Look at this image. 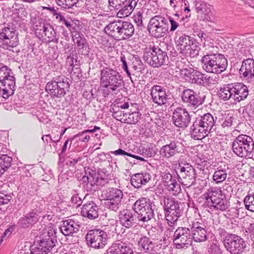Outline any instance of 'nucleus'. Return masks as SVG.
<instances>
[{
	"label": "nucleus",
	"instance_id": "680f3d73",
	"mask_svg": "<svg viewBox=\"0 0 254 254\" xmlns=\"http://www.w3.org/2000/svg\"><path fill=\"white\" fill-rule=\"evenodd\" d=\"M82 158L76 155V156H71L69 157V159L67 161V164L70 166H74L76 164L81 161Z\"/></svg>",
	"mask_w": 254,
	"mask_h": 254
},
{
	"label": "nucleus",
	"instance_id": "9b49d317",
	"mask_svg": "<svg viewBox=\"0 0 254 254\" xmlns=\"http://www.w3.org/2000/svg\"><path fill=\"white\" fill-rule=\"evenodd\" d=\"M85 174L81 180L83 183L86 184L84 187L90 193H93L98 190L101 187L108 184L110 180L107 178L96 177V173L93 170L86 172Z\"/></svg>",
	"mask_w": 254,
	"mask_h": 254
},
{
	"label": "nucleus",
	"instance_id": "f8f14e48",
	"mask_svg": "<svg viewBox=\"0 0 254 254\" xmlns=\"http://www.w3.org/2000/svg\"><path fill=\"white\" fill-rule=\"evenodd\" d=\"M87 244L95 249L104 248L108 242L106 233L100 229L90 230L86 235Z\"/></svg>",
	"mask_w": 254,
	"mask_h": 254
},
{
	"label": "nucleus",
	"instance_id": "2f4dec72",
	"mask_svg": "<svg viewBox=\"0 0 254 254\" xmlns=\"http://www.w3.org/2000/svg\"><path fill=\"white\" fill-rule=\"evenodd\" d=\"M39 241L46 249H47L49 252L52 249L56 247L57 244V237L53 233L46 232L41 235L39 237Z\"/></svg>",
	"mask_w": 254,
	"mask_h": 254
},
{
	"label": "nucleus",
	"instance_id": "f3484780",
	"mask_svg": "<svg viewBox=\"0 0 254 254\" xmlns=\"http://www.w3.org/2000/svg\"><path fill=\"white\" fill-rule=\"evenodd\" d=\"M34 27L39 38L49 42L58 43L59 40L56 38V32L51 25L39 21L38 24L34 25Z\"/></svg>",
	"mask_w": 254,
	"mask_h": 254
},
{
	"label": "nucleus",
	"instance_id": "6ab92c4d",
	"mask_svg": "<svg viewBox=\"0 0 254 254\" xmlns=\"http://www.w3.org/2000/svg\"><path fill=\"white\" fill-rule=\"evenodd\" d=\"M190 116L186 108L178 107L173 113V122L179 128L184 129L188 127L190 122Z\"/></svg>",
	"mask_w": 254,
	"mask_h": 254
},
{
	"label": "nucleus",
	"instance_id": "a878e982",
	"mask_svg": "<svg viewBox=\"0 0 254 254\" xmlns=\"http://www.w3.org/2000/svg\"><path fill=\"white\" fill-rule=\"evenodd\" d=\"M212 6L203 1H195V9L198 17L203 21H210Z\"/></svg>",
	"mask_w": 254,
	"mask_h": 254
},
{
	"label": "nucleus",
	"instance_id": "473e14b6",
	"mask_svg": "<svg viewBox=\"0 0 254 254\" xmlns=\"http://www.w3.org/2000/svg\"><path fill=\"white\" fill-rule=\"evenodd\" d=\"M79 225L71 219L65 220L63 221L60 229L61 232L64 236H69L79 231Z\"/></svg>",
	"mask_w": 254,
	"mask_h": 254
},
{
	"label": "nucleus",
	"instance_id": "393cba45",
	"mask_svg": "<svg viewBox=\"0 0 254 254\" xmlns=\"http://www.w3.org/2000/svg\"><path fill=\"white\" fill-rule=\"evenodd\" d=\"M181 144L178 141L174 139L169 144L163 146L160 150V155L163 157L169 159L178 154L179 145Z\"/></svg>",
	"mask_w": 254,
	"mask_h": 254
},
{
	"label": "nucleus",
	"instance_id": "aec40b11",
	"mask_svg": "<svg viewBox=\"0 0 254 254\" xmlns=\"http://www.w3.org/2000/svg\"><path fill=\"white\" fill-rule=\"evenodd\" d=\"M191 237L196 242H203L207 240L205 227L198 221L193 222L190 225Z\"/></svg>",
	"mask_w": 254,
	"mask_h": 254
},
{
	"label": "nucleus",
	"instance_id": "603ef678",
	"mask_svg": "<svg viewBox=\"0 0 254 254\" xmlns=\"http://www.w3.org/2000/svg\"><path fill=\"white\" fill-rule=\"evenodd\" d=\"M110 6L116 9L125 8L127 6L128 0H108Z\"/></svg>",
	"mask_w": 254,
	"mask_h": 254
},
{
	"label": "nucleus",
	"instance_id": "a18cd8bd",
	"mask_svg": "<svg viewBox=\"0 0 254 254\" xmlns=\"http://www.w3.org/2000/svg\"><path fill=\"white\" fill-rule=\"evenodd\" d=\"M30 251L31 254H47L49 253L47 249L40 244L38 240L31 247Z\"/></svg>",
	"mask_w": 254,
	"mask_h": 254
},
{
	"label": "nucleus",
	"instance_id": "13d9d810",
	"mask_svg": "<svg viewBox=\"0 0 254 254\" xmlns=\"http://www.w3.org/2000/svg\"><path fill=\"white\" fill-rule=\"evenodd\" d=\"M155 154V151L153 147L149 145L143 147V153L142 156L145 158H150L153 157Z\"/></svg>",
	"mask_w": 254,
	"mask_h": 254
},
{
	"label": "nucleus",
	"instance_id": "ea45409f",
	"mask_svg": "<svg viewBox=\"0 0 254 254\" xmlns=\"http://www.w3.org/2000/svg\"><path fill=\"white\" fill-rule=\"evenodd\" d=\"M123 191L116 188H109L102 191L101 196L104 199H123Z\"/></svg>",
	"mask_w": 254,
	"mask_h": 254
},
{
	"label": "nucleus",
	"instance_id": "09e8293b",
	"mask_svg": "<svg viewBox=\"0 0 254 254\" xmlns=\"http://www.w3.org/2000/svg\"><path fill=\"white\" fill-rule=\"evenodd\" d=\"M75 43L77 46L79 52L82 54L84 53V54H88L89 48L85 38L82 37L77 38Z\"/></svg>",
	"mask_w": 254,
	"mask_h": 254
},
{
	"label": "nucleus",
	"instance_id": "4be33fe9",
	"mask_svg": "<svg viewBox=\"0 0 254 254\" xmlns=\"http://www.w3.org/2000/svg\"><path fill=\"white\" fill-rule=\"evenodd\" d=\"M110 254H134L133 248L129 243L121 240L116 241L108 249Z\"/></svg>",
	"mask_w": 254,
	"mask_h": 254
},
{
	"label": "nucleus",
	"instance_id": "4468645a",
	"mask_svg": "<svg viewBox=\"0 0 254 254\" xmlns=\"http://www.w3.org/2000/svg\"><path fill=\"white\" fill-rule=\"evenodd\" d=\"M173 241L177 249L190 246L192 243L190 230L186 227H178L174 233Z\"/></svg>",
	"mask_w": 254,
	"mask_h": 254
},
{
	"label": "nucleus",
	"instance_id": "5fc2aeb1",
	"mask_svg": "<svg viewBox=\"0 0 254 254\" xmlns=\"http://www.w3.org/2000/svg\"><path fill=\"white\" fill-rule=\"evenodd\" d=\"M244 202L246 208L254 212V194L253 195H247L245 197Z\"/></svg>",
	"mask_w": 254,
	"mask_h": 254
},
{
	"label": "nucleus",
	"instance_id": "bf43d9fd",
	"mask_svg": "<svg viewBox=\"0 0 254 254\" xmlns=\"http://www.w3.org/2000/svg\"><path fill=\"white\" fill-rule=\"evenodd\" d=\"M56 18L58 19L60 22H62L63 24H64L65 26L69 29H70L72 27V24H71V21L65 19V18L60 13H58V14L56 16Z\"/></svg>",
	"mask_w": 254,
	"mask_h": 254
},
{
	"label": "nucleus",
	"instance_id": "c85d7f7f",
	"mask_svg": "<svg viewBox=\"0 0 254 254\" xmlns=\"http://www.w3.org/2000/svg\"><path fill=\"white\" fill-rule=\"evenodd\" d=\"M233 101L238 103L247 98L249 95L247 86L241 83L233 84Z\"/></svg>",
	"mask_w": 254,
	"mask_h": 254
},
{
	"label": "nucleus",
	"instance_id": "c756f323",
	"mask_svg": "<svg viewBox=\"0 0 254 254\" xmlns=\"http://www.w3.org/2000/svg\"><path fill=\"white\" fill-rule=\"evenodd\" d=\"M98 206L94 202L91 201L82 206L81 212L84 217L94 220L98 217Z\"/></svg>",
	"mask_w": 254,
	"mask_h": 254
},
{
	"label": "nucleus",
	"instance_id": "774afa93",
	"mask_svg": "<svg viewBox=\"0 0 254 254\" xmlns=\"http://www.w3.org/2000/svg\"><path fill=\"white\" fill-rule=\"evenodd\" d=\"M70 201L73 205H75L76 207L80 206L82 203L81 198L78 196V194L73 195L71 198Z\"/></svg>",
	"mask_w": 254,
	"mask_h": 254
},
{
	"label": "nucleus",
	"instance_id": "0e129e2a",
	"mask_svg": "<svg viewBox=\"0 0 254 254\" xmlns=\"http://www.w3.org/2000/svg\"><path fill=\"white\" fill-rule=\"evenodd\" d=\"M67 59L70 60V66L72 67L78 65L79 61H77V55L76 53L74 54L70 53Z\"/></svg>",
	"mask_w": 254,
	"mask_h": 254
},
{
	"label": "nucleus",
	"instance_id": "c9c22d12",
	"mask_svg": "<svg viewBox=\"0 0 254 254\" xmlns=\"http://www.w3.org/2000/svg\"><path fill=\"white\" fill-rule=\"evenodd\" d=\"M121 21H112L110 22L104 28V32L109 36L114 38L115 39L120 40V25Z\"/></svg>",
	"mask_w": 254,
	"mask_h": 254
},
{
	"label": "nucleus",
	"instance_id": "b1692460",
	"mask_svg": "<svg viewBox=\"0 0 254 254\" xmlns=\"http://www.w3.org/2000/svg\"><path fill=\"white\" fill-rule=\"evenodd\" d=\"M240 77L246 80L254 78V60L248 58L244 60L239 69Z\"/></svg>",
	"mask_w": 254,
	"mask_h": 254
},
{
	"label": "nucleus",
	"instance_id": "bb28decb",
	"mask_svg": "<svg viewBox=\"0 0 254 254\" xmlns=\"http://www.w3.org/2000/svg\"><path fill=\"white\" fill-rule=\"evenodd\" d=\"M153 101L158 105L166 104L167 95L165 89L159 85H154L151 89V93Z\"/></svg>",
	"mask_w": 254,
	"mask_h": 254
},
{
	"label": "nucleus",
	"instance_id": "e433bc0d",
	"mask_svg": "<svg viewBox=\"0 0 254 254\" xmlns=\"http://www.w3.org/2000/svg\"><path fill=\"white\" fill-rule=\"evenodd\" d=\"M230 173V169L228 166L218 167L213 175V180L216 184L221 183L226 180Z\"/></svg>",
	"mask_w": 254,
	"mask_h": 254
},
{
	"label": "nucleus",
	"instance_id": "7ed1b4c3",
	"mask_svg": "<svg viewBox=\"0 0 254 254\" xmlns=\"http://www.w3.org/2000/svg\"><path fill=\"white\" fill-rule=\"evenodd\" d=\"M0 82L2 87V97L8 98L12 95L15 90V78L10 68L6 65H0Z\"/></svg>",
	"mask_w": 254,
	"mask_h": 254
},
{
	"label": "nucleus",
	"instance_id": "4c0bfd02",
	"mask_svg": "<svg viewBox=\"0 0 254 254\" xmlns=\"http://www.w3.org/2000/svg\"><path fill=\"white\" fill-rule=\"evenodd\" d=\"M120 40H126L131 37L134 34V28L133 25L127 21H121L120 25Z\"/></svg>",
	"mask_w": 254,
	"mask_h": 254
},
{
	"label": "nucleus",
	"instance_id": "39448f33",
	"mask_svg": "<svg viewBox=\"0 0 254 254\" xmlns=\"http://www.w3.org/2000/svg\"><path fill=\"white\" fill-rule=\"evenodd\" d=\"M254 148V142L252 137L246 135H240L234 140L232 149L234 153L241 158H250Z\"/></svg>",
	"mask_w": 254,
	"mask_h": 254
},
{
	"label": "nucleus",
	"instance_id": "79ce46f5",
	"mask_svg": "<svg viewBox=\"0 0 254 254\" xmlns=\"http://www.w3.org/2000/svg\"><path fill=\"white\" fill-rule=\"evenodd\" d=\"M215 61L216 65L214 66L216 68L215 69V74H219L224 71L228 66V62L227 59L224 55L221 54H215Z\"/></svg>",
	"mask_w": 254,
	"mask_h": 254
},
{
	"label": "nucleus",
	"instance_id": "412c9836",
	"mask_svg": "<svg viewBox=\"0 0 254 254\" xmlns=\"http://www.w3.org/2000/svg\"><path fill=\"white\" fill-rule=\"evenodd\" d=\"M39 218L37 211L32 210L21 217L16 224V226L20 229H30L39 221Z\"/></svg>",
	"mask_w": 254,
	"mask_h": 254
},
{
	"label": "nucleus",
	"instance_id": "423d86ee",
	"mask_svg": "<svg viewBox=\"0 0 254 254\" xmlns=\"http://www.w3.org/2000/svg\"><path fill=\"white\" fill-rule=\"evenodd\" d=\"M143 59L147 64L154 67L167 64L169 60L167 53L155 46L145 49Z\"/></svg>",
	"mask_w": 254,
	"mask_h": 254
},
{
	"label": "nucleus",
	"instance_id": "7c9ffc66",
	"mask_svg": "<svg viewBox=\"0 0 254 254\" xmlns=\"http://www.w3.org/2000/svg\"><path fill=\"white\" fill-rule=\"evenodd\" d=\"M214 56H215L214 53L207 54L201 59L202 67L207 72L215 74V69L216 70V68L214 66L216 65V63Z\"/></svg>",
	"mask_w": 254,
	"mask_h": 254
},
{
	"label": "nucleus",
	"instance_id": "6e6d98bb",
	"mask_svg": "<svg viewBox=\"0 0 254 254\" xmlns=\"http://www.w3.org/2000/svg\"><path fill=\"white\" fill-rule=\"evenodd\" d=\"M12 161L11 157L6 154H2L0 157V166L3 170L8 168L11 166Z\"/></svg>",
	"mask_w": 254,
	"mask_h": 254
},
{
	"label": "nucleus",
	"instance_id": "de8ad7c7",
	"mask_svg": "<svg viewBox=\"0 0 254 254\" xmlns=\"http://www.w3.org/2000/svg\"><path fill=\"white\" fill-rule=\"evenodd\" d=\"M165 186L167 187L169 191H174L175 193H179L181 191V186L178 184L174 177L170 181H166Z\"/></svg>",
	"mask_w": 254,
	"mask_h": 254
},
{
	"label": "nucleus",
	"instance_id": "f03ea898",
	"mask_svg": "<svg viewBox=\"0 0 254 254\" xmlns=\"http://www.w3.org/2000/svg\"><path fill=\"white\" fill-rule=\"evenodd\" d=\"M224 192L217 188H211L207 190L204 194L205 203L209 207H213L215 209L223 211L230 206V202L226 198Z\"/></svg>",
	"mask_w": 254,
	"mask_h": 254
},
{
	"label": "nucleus",
	"instance_id": "58836bf2",
	"mask_svg": "<svg viewBox=\"0 0 254 254\" xmlns=\"http://www.w3.org/2000/svg\"><path fill=\"white\" fill-rule=\"evenodd\" d=\"M139 247L145 253L148 254H154L156 253L155 244L146 236L141 237L138 242Z\"/></svg>",
	"mask_w": 254,
	"mask_h": 254
},
{
	"label": "nucleus",
	"instance_id": "f704fd0d",
	"mask_svg": "<svg viewBox=\"0 0 254 254\" xmlns=\"http://www.w3.org/2000/svg\"><path fill=\"white\" fill-rule=\"evenodd\" d=\"M151 176L147 173H141L133 174L130 178V183L132 186L139 188L141 185H144L151 180Z\"/></svg>",
	"mask_w": 254,
	"mask_h": 254
},
{
	"label": "nucleus",
	"instance_id": "1a4fd4ad",
	"mask_svg": "<svg viewBox=\"0 0 254 254\" xmlns=\"http://www.w3.org/2000/svg\"><path fill=\"white\" fill-rule=\"evenodd\" d=\"M169 29L166 18L161 15L151 18L147 25L149 33L156 38H160L167 35Z\"/></svg>",
	"mask_w": 254,
	"mask_h": 254
},
{
	"label": "nucleus",
	"instance_id": "ddd939ff",
	"mask_svg": "<svg viewBox=\"0 0 254 254\" xmlns=\"http://www.w3.org/2000/svg\"><path fill=\"white\" fill-rule=\"evenodd\" d=\"M19 40L16 30L13 28L5 27L0 32V47L10 50V48L18 45Z\"/></svg>",
	"mask_w": 254,
	"mask_h": 254
},
{
	"label": "nucleus",
	"instance_id": "cd10ccee",
	"mask_svg": "<svg viewBox=\"0 0 254 254\" xmlns=\"http://www.w3.org/2000/svg\"><path fill=\"white\" fill-rule=\"evenodd\" d=\"M119 217L120 223L127 228H129L137 223V217L129 210L125 209L121 211Z\"/></svg>",
	"mask_w": 254,
	"mask_h": 254
},
{
	"label": "nucleus",
	"instance_id": "864d4df0",
	"mask_svg": "<svg viewBox=\"0 0 254 254\" xmlns=\"http://www.w3.org/2000/svg\"><path fill=\"white\" fill-rule=\"evenodd\" d=\"M57 4L64 8H69L75 5L79 0H55Z\"/></svg>",
	"mask_w": 254,
	"mask_h": 254
},
{
	"label": "nucleus",
	"instance_id": "20e7f679",
	"mask_svg": "<svg viewBox=\"0 0 254 254\" xmlns=\"http://www.w3.org/2000/svg\"><path fill=\"white\" fill-rule=\"evenodd\" d=\"M152 202L147 197H142L138 199L132 206L136 213L138 221L148 222L154 217V213Z\"/></svg>",
	"mask_w": 254,
	"mask_h": 254
},
{
	"label": "nucleus",
	"instance_id": "c03bdc74",
	"mask_svg": "<svg viewBox=\"0 0 254 254\" xmlns=\"http://www.w3.org/2000/svg\"><path fill=\"white\" fill-rule=\"evenodd\" d=\"M195 73L194 79H193L191 82L199 86L207 87V75L197 70Z\"/></svg>",
	"mask_w": 254,
	"mask_h": 254
},
{
	"label": "nucleus",
	"instance_id": "2eb2a0df",
	"mask_svg": "<svg viewBox=\"0 0 254 254\" xmlns=\"http://www.w3.org/2000/svg\"><path fill=\"white\" fill-rule=\"evenodd\" d=\"M181 99L187 107L195 109L204 103L205 95L199 92L197 93L193 90L187 89L183 91Z\"/></svg>",
	"mask_w": 254,
	"mask_h": 254
},
{
	"label": "nucleus",
	"instance_id": "37998d69",
	"mask_svg": "<svg viewBox=\"0 0 254 254\" xmlns=\"http://www.w3.org/2000/svg\"><path fill=\"white\" fill-rule=\"evenodd\" d=\"M127 6L125 8H121L117 12V16L120 18H124L129 15L137 5L138 0H128Z\"/></svg>",
	"mask_w": 254,
	"mask_h": 254
},
{
	"label": "nucleus",
	"instance_id": "6e6552de",
	"mask_svg": "<svg viewBox=\"0 0 254 254\" xmlns=\"http://www.w3.org/2000/svg\"><path fill=\"white\" fill-rule=\"evenodd\" d=\"M69 79L65 76H58L49 82L45 87L52 97L59 98L64 97L69 88Z\"/></svg>",
	"mask_w": 254,
	"mask_h": 254
},
{
	"label": "nucleus",
	"instance_id": "72a5a7b5",
	"mask_svg": "<svg viewBox=\"0 0 254 254\" xmlns=\"http://www.w3.org/2000/svg\"><path fill=\"white\" fill-rule=\"evenodd\" d=\"M197 118L203 125H205L210 133L216 131L217 129V125L216 124L217 118L216 117L214 119V117L211 114L206 113L203 116H198Z\"/></svg>",
	"mask_w": 254,
	"mask_h": 254
},
{
	"label": "nucleus",
	"instance_id": "69168bd1",
	"mask_svg": "<svg viewBox=\"0 0 254 254\" xmlns=\"http://www.w3.org/2000/svg\"><path fill=\"white\" fill-rule=\"evenodd\" d=\"M134 21L137 24V26L141 30L143 27L142 21V13L138 12L136 15L134 16Z\"/></svg>",
	"mask_w": 254,
	"mask_h": 254
},
{
	"label": "nucleus",
	"instance_id": "a19ab883",
	"mask_svg": "<svg viewBox=\"0 0 254 254\" xmlns=\"http://www.w3.org/2000/svg\"><path fill=\"white\" fill-rule=\"evenodd\" d=\"M233 84H228L220 88L218 91L219 98L223 101L233 100Z\"/></svg>",
	"mask_w": 254,
	"mask_h": 254
},
{
	"label": "nucleus",
	"instance_id": "e2e57ef3",
	"mask_svg": "<svg viewBox=\"0 0 254 254\" xmlns=\"http://www.w3.org/2000/svg\"><path fill=\"white\" fill-rule=\"evenodd\" d=\"M11 199L10 195L0 192V205L8 204Z\"/></svg>",
	"mask_w": 254,
	"mask_h": 254
},
{
	"label": "nucleus",
	"instance_id": "a211bd4d",
	"mask_svg": "<svg viewBox=\"0 0 254 254\" xmlns=\"http://www.w3.org/2000/svg\"><path fill=\"white\" fill-rule=\"evenodd\" d=\"M179 174L177 175L180 182L187 188L194 186L196 184V173L193 167L189 164L185 166L180 165Z\"/></svg>",
	"mask_w": 254,
	"mask_h": 254
},
{
	"label": "nucleus",
	"instance_id": "dca6fc26",
	"mask_svg": "<svg viewBox=\"0 0 254 254\" xmlns=\"http://www.w3.org/2000/svg\"><path fill=\"white\" fill-rule=\"evenodd\" d=\"M181 202L177 200L175 198L167 195L163 197L162 205L165 216H169V218L173 217H180L181 216L182 211L180 209V205Z\"/></svg>",
	"mask_w": 254,
	"mask_h": 254
},
{
	"label": "nucleus",
	"instance_id": "49530a36",
	"mask_svg": "<svg viewBox=\"0 0 254 254\" xmlns=\"http://www.w3.org/2000/svg\"><path fill=\"white\" fill-rule=\"evenodd\" d=\"M122 199L118 198L105 199L107 200L106 206L110 210L116 212L122 205Z\"/></svg>",
	"mask_w": 254,
	"mask_h": 254
},
{
	"label": "nucleus",
	"instance_id": "5701e85b",
	"mask_svg": "<svg viewBox=\"0 0 254 254\" xmlns=\"http://www.w3.org/2000/svg\"><path fill=\"white\" fill-rule=\"evenodd\" d=\"M190 132L191 137L196 140L201 139L210 133L197 118L190 127Z\"/></svg>",
	"mask_w": 254,
	"mask_h": 254
},
{
	"label": "nucleus",
	"instance_id": "f257e3e1",
	"mask_svg": "<svg viewBox=\"0 0 254 254\" xmlns=\"http://www.w3.org/2000/svg\"><path fill=\"white\" fill-rule=\"evenodd\" d=\"M100 86L103 88L102 92L104 96L109 94H118L120 88L124 86L123 78L116 70L105 67L101 70Z\"/></svg>",
	"mask_w": 254,
	"mask_h": 254
},
{
	"label": "nucleus",
	"instance_id": "4d7b16f0",
	"mask_svg": "<svg viewBox=\"0 0 254 254\" xmlns=\"http://www.w3.org/2000/svg\"><path fill=\"white\" fill-rule=\"evenodd\" d=\"M141 114L139 112H133L128 114V120L130 124H135L137 123L141 117Z\"/></svg>",
	"mask_w": 254,
	"mask_h": 254
},
{
	"label": "nucleus",
	"instance_id": "338daca9",
	"mask_svg": "<svg viewBox=\"0 0 254 254\" xmlns=\"http://www.w3.org/2000/svg\"><path fill=\"white\" fill-rule=\"evenodd\" d=\"M96 177L99 178H107L110 179L111 174L105 168L100 169L98 170L97 174H96Z\"/></svg>",
	"mask_w": 254,
	"mask_h": 254
},
{
	"label": "nucleus",
	"instance_id": "052dcab7",
	"mask_svg": "<svg viewBox=\"0 0 254 254\" xmlns=\"http://www.w3.org/2000/svg\"><path fill=\"white\" fill-rule=\"evenodd\" d=\"M219 79L220 78L217 75L212 76L207 75V87L211 86V85L218 84Z\"/></svg>",
	"mask_w": 254,
	"mask_h": 254
},
{
	"label": "nucleus",
	"instance_id": "8fccbe9b",
	"mask_svg": "<svg viewBox=\"0 0 254 254\" xmlns=\"http://www.w3.org/2000/svg\"><path fill=\"white\" fill-rule=\"evenodd\" d=\"M196 70H194L193 68L190 67H183L182 69H181V73L182 75H184L186 78L187 79L190 80L191 82L193 81V79H194V75L195 74V72H196Z\"/></svg>",
	"mask_w": 254,
	"mask_h": 254
},
{
	"label": "nucleus",
	"instance_id": "3c124183",
	"mask_svg": "<svg viewBox=\"0 0 254 254\" xmlns=\"http://www.w3.org/2000/svg\"><path fill=\"white\" fill-rule=\"evenodd\" d=\"M112 154H114L115 155H122V156H127L139 160L141 161H146V160L145 159V157L143 156L141 157L139 156L135 155L134 154H132L131 153H128L125 150H123L121 148H119V149L115 150L114 151L111 152Z\"/></svg>",
	"mask_w": 254,
	"mask_h": 254
},
{
	"label": "nucleus",
	"instance_id": "0eeeda50",
	"mask_svg": "<svg viewBox=\"0 0 254 254\" xmlns=\"http://www.w3.org/2000/svg\"><path fill=\"white\" fill-rule=\"evenodd\" d=\"M177 42L180 54L183 56L193 58L198 55L200 48L193 38L183 35L179 38Z\"/></svg>",
	"mask_w": 254,
	"mask_h": 254
},
{
	"label": "nucleus",
	"instance_id": "9d476101",
	"mask_svg": "<svg viewBox=\"0 0 254 254\" xmlns=\"http://www.w3.org/2000/svg\"><path fill=\"white\" fill-rule=\"evenodd\" d=\"M223 242L225 248L231 254H242L247 248L245 240L240 236L233 234H228Z\"/></svg>",
	"mask_w": 254,
	"mask_h": 254
}]
</instances>
